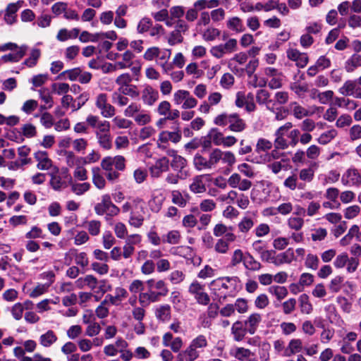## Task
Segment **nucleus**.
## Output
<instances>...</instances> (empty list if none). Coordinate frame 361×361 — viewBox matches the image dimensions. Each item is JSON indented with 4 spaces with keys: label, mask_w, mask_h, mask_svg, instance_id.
Here are the masks:
<instances>
[{
    "label": "nucleus",
    "mask_w": 361,
    "mask_h": 361,
    "mask_svg": "<svg viewBox=\"0 0 361 361\" xmlns=\"http://www.w3.org/2000/svg\"><path fill=\"white\" fill-rule=\"evenodd\" d=\"M221 160L223 163L232 166L235 162V157L231 152H223L218 148L213 149L209 156L210 168L215 167Z\"/></svg>",
    "instance_id": "1"
},
{
    "label": "nucleus",
    "mask_w": 361,
    "mask_h": 361,
    "mask_svg": "<svg viewBox=\"0 0 361 361\" xmlns=\"http://www.w3.org/2000/svg\"><path fill=\"white\" fill-rule=\"evenodd\" d=\"M238 49V42L235 39H229L226 43L212 47L210 52L216 59H221L226 54H232Z\"/></svg>",
    "instance_id": "2"
},
{
    "label": "nucleus",
    "mask_w": 361,
    "mask_h": 361,
    "mask_svg": "<svg viewBox=\"0 0 361 361\" xmlns=\"http://www.w3.org/2000/svg\"><path fill=\"white\" fill-rule=\"evenodd\" d=\"M188 291L194 295L195 299L200 305H207L209 304L210 298L204 292V286L200 284L198 281H193L188 288Z\"/></svg>",
    "instance_id": "3"
},
{
    "label": "nucleus",
    "mask_w": 361,
    "mask_h": 361,
    "mask_svg": "<svg viewBox=\"0 0 361 361\" xmlns=\"http://www.w3.org/2000/svg\"><path fill=\"white\" fill-rule=\"evenodd\" d=\"M96 106L100 109L101 114L104 118H111L115 114V108L107 102V96L104 93L97 95L95 102Z\"/></svg>",
    "instance_id": "4"
},
{
    "label": "nucleus",
    "mask_w": 361,
    "mask_h": 361,
    "mask_svg": "<svg viewBox=\"0 0 361 361\" xmlns=\"http://www.w3.org/2000/svg\"><path fill=\"white\" fill-rule=\"evenodd\" d=\"M341 183L346 186L358 187L361 185V174L357 169L354 167L349 168L343 174Z\"/></svg>",
    "instance_id": "5"
},
{
    "label": "nucleus",
    "mask_w": 361,
    "mask_h": 361,
    "mask_svg": "<svg viewBox=\"0 0 361 361\" xmlns=\"http://www.w3.org/2000/svg\"><path fill=\"white\" fill-rule=\"evenodd\" d=\"M24 1L19 0L15 3L8 4L4 11V20L8 24L12 25L16 22L18 11L23 6Z\"/></svg>",
    "instance_id": "6"
},
{
    "label": "nucleus",
    "mask_w": 361,
    "mask_h": 361,
    "mask_svg": "<svg viewBox=\"0 0 361 361\" xmlns=\"http://www.w3.org/2000/svg\"><path fill=\"white\" fill-rule=\"evenodd\" d=\"M256 102L260 106H265L267 109L274 112L275 102L271 99V94L265 89H259L256 92Z\"/></svg>",
    "instance_id": "7"
},
{
    "label": "nucleus",
    "mask_w": 361,
    "mask_h": 361,
    "mask_svg": "<svg viewBox=\"0 0 361 361\" xmlns=\"http://www.w3.org/2000/svg\"><path fill=\"white\" fill-rule=\"evenodd\" d=\"M228 184L233 188H238L241 191L248 190L252 185L250 180L242 178L240 175L233 173L228 179Z\"/></svg>",
    "instance_id": "8"
},
{
    "label": "nucleus",
    "mask_w": 361,
    "mask_h": 361,
    "mask_svg": "<svg viewBox=\"0 0 361 361\" xmlns=\"http://www.w3.org/2000/svg\"><path fill=\"white\" fill-rule=\"evenodd\" d=\"M232 231V226L228 227L222 223L216 224L213 228V234L214 236L219 238L224 235V238H228V240H235L237 236Z\"/></svg>",
    "instance_id": "9"
},
{
    "label": "nucleus",
    "mask_w": 361,
    "mask_h": 361,
    "mask_svg": "<svg viewBox=\"0 0 361 361\" xmlns=\"http://www.w3.org/2000/svg\"><path fill=\"white\" fill-rule=\"evenodd\" d=\"M247 128L246 122L237 113L231 114L228 129L233 133H242Z\"/></svg>",
    "instance_id": "10"
},
{
    "label": "nucleus",
    "mask_w": 361,
    "mask_h": 361,
    "mask_svg": "<svg viewBox=\"0 0 361 361\" xmlns=\"http://www.w3.org/2000/svg\"><path fill=\"white\" fill-rule=\"evenodd\" d=\"M147 284L148 288H150L152 290L154 288L157 290L155 291V293L157 294V296L159 298L161 297L166 296L169 293V288L164 280L160 279L155 281L154 279H151L147 281Z\"/></svg>",
    "instance_id": "11"
},
{
    "label": "nucleus",
    "mask_w": 361,
    "mask_h": 361,
    "mask_svg": "<svg viewBox=\"0 0 361 361\" xmlns=\"http://www.w3.org/2000/svg\"><path fill=\"white\" fill-rule=\"evenodd\" d=\"M34 157L37 161V168L39 170H49L52 166V161L49 159L45 151H37L34 154Z\"/></svg>",
    "instance_id": "12"
},
{
    "label": "nucleus",
    "mask_w": 361,
    "mask_h": 361,
    "mask_svg": "<svg viewBox=\"0 0 361 361\" xmlns=\"http://www.w3.org/2000/svg\"><path fill=\"white\" fill-rule=\"evenodd\" d=\"M158 98V91L150 85L145 86L142 91V99L143 102L148 106H152Z\"/></svg>",
    "instance_id": "13"
},
{
    "label": "nucleus",
    "mask_w": 361,
    "mask_h": 361,
    "mask_svg": "<svg viewBox=\"0 0 361 361\" xmlns=\"http://www.w3.org/2000/svg\"><path fill=\"white\" fill-rule=\"evenodd\" d=\"M287 56L289 59L295 61L296 65L299 67L303 68L307 63L308 59L307 55L304 53H300L297 49H288Z\"/></svg>",
    "instance_id": "14"
},
{
    "label": "nucleus",
    "mask_w": 361,
    "mask_h": 361,
    "mask_svg": "<svg viewBox=\"0 0 361 361\" xmlns=\"http://www.w3.org/2000/svg\"><path fill=\"white\" fill-rule=\"evenodd\" d=\"M187 166V160L180 155H174L171 163V168L184 177L189 176L188 171L184 169Z\"/></svg>",
    "instance_id": "15"
},
{
    "label": "nucleus",
    "mask_w": 361,
    "mask_h": 361,
    "mask_svg": "<svg viewBox=\"0 0 361 361\" xmlns=\"http://www.w3.org/2000/svg\"><path fill=\"white\" fill-rule=\"evenodd\" d=\"M159 298L154 290L148 288V291L140 293L138 296V301L142 307L148 306L152 302L159 301Z\"/></svg>",
    "instance_id": "16"
},
{
    "label": "nucleus",
    "mask_w": 361,
    "mask_h": 361,
    "mask_svg": "<svg viewBox=\"0 0 361 361\" xmlns=\"http://www.w3.org/2000/svg\"><path fill=\"white\" fill-rule=\"evenodd\" d=\"M261 321L262 317L259 313L251 314L245 321V325L247 329V332L251 335L254 334Z\"/></svg>",
    "instance_id": "17"
},
{
    "label": "nucleus",
    "mask_w": 361,
    "mask_h": 361,
    "mask_svg": "<svg viewBox=\"0 0 361 361\" xmlns=\"http://www.w3.org/2000/svg\"><path fill=\"white\" fill-rule=\"evenodd\" d=\"M361 67V54H353L345 62L344 68L347 73H353Z\"/></svg>",
    "instance_id": "18"
},
{
    "label": "nucleus",
    "mask_w": 361,
    "mask_h": 361,
    "mask_svg": "<svg viewBox=\"0 0 361 361\" xmlns=\"http://www.w3.org/2000/svg\"><path fill=\"white\" fill-rule=\"evenodd\" d=\"M58 340V336L53 330H48L42 334L39 338V342L44 348H49L55 343Z\"/></svg>",
    "instance_id": "19"
},
{
    "label": "nucleus",
    "mask_w": 361,
    "mask_h": 361,
    "mask_svg": "<svg viewBox=\"0 0 361 361\" xmlns=\"http://www.w3.org/2000/svg\"><path fill=\"white\" fill-rule=\"evenodd\" d=\"M295 259L294 251L292 248H288L285 252L279 254L273 260V264L276 266L285 263H290Z\"/></svg>",
    "instance_id": "20"
},
{
    "label": "nucleus",
    "mask_w": 361,
    "mask_h": 361,
    "mask_svg": "<svg viewBox=\"0 0 361 361\" xmlns=\"http://www.w3.org/2000/svg\"><path fill=\"white\" fill-rule=\"evenodd\" d=\"M207 175L196 176L193 178L192 183L190 185V190L194 193H202L206 191V186L204 178Z\"/></svg>",
    "instance_id": "21"
},
{
    "label": "nucleus",
    "mask_w": 361,
    "mask_h": 361,
    "mask_svg": "<svg viewBox=\"0 0 361 361\" xmlns=\"http://www.w3.org/2000/svg\"><path fill=\"white\" fill-rule=\"evenodd\" d=\"M199 357L197 350L189 345L185 350L177 355L178 361H194Z\"/></svg>",
    "instance_id": "22"
},
{
    "label": "nucleus",
    "mask_w": 361,
    "mask_h": 361,
    "mask_svg": "<svg viewBox=\"0 0 361 361\" xmlns=\"http://www.w3.org/2000/svg\"><path fill=\"white\" fill-rule=\"evenodd\" d=\"M247 332V329L246 327L243 326V322L240 321H237L233 323L231 328V333L233 335L234 340L236 341H242L246 333Z\"/></svg>",
    "instance_id": "23"
},
{
    "label": "nucleus",
    "mask_w": 361,
    "mask_h": 361,
    "mask_svg": "<svg viewBox=\"0 0 361 361\" xmlns=\"http://www.w3.org/2000/svg\"><path fill=\"white\" fill-rule=\"evenodd\" d=\"M112 201L109 195H104L102 197L100 202L97 203L94 207V211L98 215L104 214L112 204Z\"/></svg>",
    "instance_id": "24"
},
{
    "label": "nucleus",
    "mask_w": 361,
    "mask_h": 361,
    "mask_svg": "<svg viewBox=\"0 0 361 361\" xmlns=\"http://www.w3.org/2000/svg\"><path fill=\"white\" fill-rule=\"evenodd\" d=\"M171 307L167 304L159 305L155 310L157 319L161 322L169 321L171 319Z\"/></svg>",
    "instance_id": "25"
},
{
    "label": "nucleus",
    "mask_w": 361,
    "mask_h": 361,
    "mask_svg": "<svg viewBox=\"0 0 361 361\" xmlns=\"http://www.w3.org/2000/svg\"><path fill=\"white\" fill-rule=\"evenodd\" d=\"M357 85L356 80H348L343 83V86L339 88L338 92L344 96L354 95L358 87Z\"/></svg>",
    "instance_id": "26"
},
{
    "label": "nucleus",
    "mask_w": 361,
    "mask_h": 361,
    "mask_svg": "<svg viewBox=\"0 0 361 361\" xmlns=\"http://www.w3.org/2000/svg\"><path fill=\"white\" fill-rule=\"evenodd\" d=\"M243 265L246 269L254 271H259L262 267L261 263L255 259L249 252H245V259Z\"/></svg>",
    "instance_id": "27"
},
{
    "label": "nucleus",
    "mask_w": 361,
    "mask_h": 361,
    "mask_svg": "<svg viewBox=\"0 0 361 361\" xmlns=\"http://www.w3.org/2000/svg\"><path fill=\"white\" fill-rule=\"evenodd\" d=\"M144 213L145 212H142L141 210L140 212L135 211V209L131 211L130 216L128 221L129 224L135 228H140L142 225L145 220L143 216Z\"/></svg>",
    "instance_id": "28"
},
{
    "label": "nucleus",
    "mask_w": 361,
    "mask_h": 361,
    "mask_svg": "<svg viewBox=\"0 0 361 361\" xmlns=\"http://www.w3.org/2000/svg\"><path fill=\"white\" fill-rule=\"evenodd\" d=\"M235 240H228V238H219L214 244V249L218 254L225 255L229 250V244Z\"/></svg>",
    "instance_id": "29"
},
{
    "label": "nucleus",
    "mask_w": 361,
    "mask_h": 361,
    "mask_svg": "<svg viewBox=\"0 0 361 361\" xmlns=\"http://www.w3.org/2000/svg\"><path fill=\"white\" fill-rule=\"evenodd\" d=\"M71 191L77 195H82L90 188V184L89 183H78L72 180L69 182Z\"/></svg>",
    "instance_id": "30"
},
{
    "label": "nucleus",
    "mask_w": 361,
    "mask_h": 361,
    "mask_svg": "<svg viewBox=\"0 0 361 361\" xmlns=\"http://www.w3.org/2000/svg\"><path fill=\"white\" fill-rule=\"evenodd\" d=\"M226 25L228 29L236 32H243L245 30L242 20L237 16L229 18L227 20Z\"/></svg>",
    "instance_id": "31"
},
{
    "label": "nucleus",
    "mask_w": 361,
    "mask_h": 361,
    "mask_svg": "<svg viewBox=\"0 0 361 361\" xmlns=\"http://www.w3.org/2000/svg\"><path fill=\"white\" fill-rule=\"evenodd\" d=\"M171 49H166L159 57L160 62L158 64L162 68L164 73H167L173 69V64L168 62L171 56Z\"/></svg>",
    "instance_id": "32"
},
{
    "label": "nucleus",
    "mask_w": 361,
    "mask_h": 361,
    "mask_svg": "<svg viewBox=\"0 0 361 361\" xmlns=\"http://www.w3.org/2000/svg\"><path fill=\"white\" fill-rule=\"evenodd\" d=\"M302 342L299 339H293L290 341L288 346L284 350V355L290 357L300 351Z\"/></svg>",
    "instance_id": "33"
},
{
    "label": "nucleus",
    "mask_w": 361,
    "mask_h": 361,
    "mask_svg": "<svg viewBox=\"0 0 361 361\" xmlns=\"http://www.w3.org/2000/svg\"><path fill=\"white\" fill-rule=\"evenodd\" d=\"M92 173L94 185L99 189L104 188L106 185V181L100 173V169L99 167H94L92 169Z\"/></svg>",
    "instance_id": "34"
},
{
    "label": "nucleus",
    "mask_w": 361,
    "mask_h": 361,
    "mask_svg": "<svg viewBox=\"0 0 361 361\" xmlns=\"http://www.w3.org/2000/svg\"><path fill=\"white\" fill-rule=\"evenodd\" d=\"M293 210V205L290 202L283 203L276 208H269L267 211H270L271 215H276L278 213L282 215H286Z\"/></svg>",
    "instance_id": "35"
},
{
    "label": "nucleus",
    "mask_w": 361,
    "mask_h": 361,
    "mask_svg": "<svg viewBox=\"0 0 361 361\" xmlns=\"http://www.w3.org/2000/svg\"><path fill=\"white\" fill-rule=\"evenodd\" d=\"M290 88L298 96L302 97L308 92L309 85L303 81H295L290 84Z\"/></svg>",
    "instance_id": "36"
},
{
    "label": "nucleus",
    "mask_w": 361,
    "mask_h": 361,
    "mask_svg": "<svg viewBox=\"0 0 361 361\" xmlns=\"http://www.w3.org/2000/svg\"><path fill=\"white\" fill-rule=\"evenodd\" d=\"M193 164L197 170L210 169L209 159H207L202 155L197 154L193 159Z\"/></svg>",
    "instance_id": "37"
},
{
    "label": "nucleus",
    "mask_w": 361,
    "mask_h": 361,
    "mask_svg": "<svg viewBox=\"0 0 361 361\" xmlns=\"http://www.w3.org/2000/svg\"><path fill=\"white\" fill-rule=\"evenodd\" d=\"M138 208L143 212V201L140 198H135L133 200L132 203L126 202L122 206V210L123 212H128L129 211H133V209H137Z\"/></svg>",
    "instance_id": "38"
},
{
    "label": "nucleus",
    "mask_w": 361,
    "mask_h": 361,
    "mask_svg": "<svg viewBox=\"0 0 361 361\" xmlns=\"http://www.w3.org/2000/svg\"><path fill=\"white\" fill-rule=\"evenodd\" d=\"M269 292L275 295L279 300H281L288 295V290L284 286H271L269 288Z\"/></svg>",
    "instance_id": "39"
},
{
    "label": "nucleus",
    "mask_w": 361,
    "mask_h": 361,
    "mask_svg": "<svg viewBox=\"0 0 361 361\" xmlns=\"http://www.w3.org/2000/svg\"><path fill=\"white\" fill-rule=\"evenodd\" d=\"M336 104L339 107H345L348 110H354L355 109L358 104L357 103L352 99H345L344 97H337L336 99Z\"/></svg>",
    "instance_id": "40"
},
{
    "label": "nucleus",
    "mask_w": 361,
    "mask_h": 361,
    "mask_svg": "<svg viewBox=\"0 0 361 361\" xmlns=\"http://www.w3.org/2000/svg\"><path fill=\"white\" fill-rule=\"evenodd\" d=\"M41 56V51L39 49H33L31 50L30 56L25 61L24 64L29 68H32L37 63V61Z\"/></svg>",
    "instance_id": "41"
},
{
    "label": "nucleus",
    "mask_w": 361,
    "mask_h": 361,
    "mask_svg": "<svg viewBox=\"0 0 361 361\" xmlns=\"http://www.w3.org/2000/svg\"><path fill=\"white\" fill-rule=\"evenodd\" d=\"M164 197L161 195L152 196V198L149 201V206L151 210L154 212H158L162 206Z\"/></svg>",
    "instance_id": "42"
},
{
    "label": "nucleus",
    "mask_w": 361,
    "mask_h": 361,
    "mask_svg": "<svg viewBox=\"0 0 361 361\" xmlns=\"http://www.w3.org/2000/svg\"><path fill=\"white\" fill-rule=\"evenodd\" d=\"M245 253L244 254L240 249H236L232 253L230 264L232 267H236L240 263H244Z\"/></svg>",
    "instance_id": "43"
},
{
    "label": "nucleus",
    "mask_w": 361,
    "mask_h": 361,
    "mask_svg": "<svg viewBox=\"0 0 361 361\" xmlns=\"http://www.w3.org/2000/svg\"><path fill=\"white\" fill-rule=\"evenodd\" d=\"M101 226V221L98 220H91L87 222L86 228L91 235L96 236L99 234Z\"/></svg>",
    "instance_id": "44"
},
{
    "label": "nucleus",
    "mask_w": 361,
    "mask_h": 361,
    "mask_svg": "<svg viewBox=\"0 0 361 361\" xmlns=\"http://www.w3.org/2000/svg\"><path fill=\"white\" fill-rule=\"evenodd\" d=\"M210 141H212L215 145H221L223 142L224 135L217 128H212L208 133Z\"/></svg>",
    "instance_id": "45"
},
{
    "label": "nucleus",
    "mask_w": 361,
    "mask_h": 361,
    "mask_svg": "<svg viewBox=\"0 0 361 361\" xmlns=\"http://www.w3.org/2000/svg\"><path fill=\"white\" fill-rule=\"evenodd\" d=\"M300 306L301 312L305 314H310L312 312L313 307L310 303L309 297L306 294H302L300 296Z\"/></svg>",
    "instance_id": "46"
},
{
    "label": "nucleus",
    "mask_w": 361,
    "mask_h": 361,
    "mask_svg": "<svg viewBox=\"0 0 361 361\" xmlns=\"http://www.w3.org/2000/svg\"><path fill=\"white\" fill-rule=\"evenodd\" d=\"M112 102L120 106H123L128 104L129 99L121 91L117 90L112 94Z\"/></svg>",
    "instance_id": "47"
},
{
    "label": "nucleus",
    "mask_w": 361,
    "mask_h": 361,
    "mask_svg": "<svg viewBox=\"0 0 361 361\" xmlns=\"http://www.w3.org/2000/svg\"><path fill=\"white\" fill-rule=\"evenodd\" d=\"M39 98L46 104L49 108H51L54 105L53 97L48 88L44 87L38 90Z\"/></svg>",
    "instance_id": "48"
},
{
    "label": "nucleus",
    "mask_w": 361,
    "mask_h": 361,
    "mask_svg": "<svg viewBox=\"0 0 361 361\" xmlns=\"http://www.w3.org/2000/svg\"><path fill=\"white\" fill-rule=\"evenodd\" d=\"M180 235L177 231H171L166 235L162 236V242L169 244H177L179 243Z\"/></svg>",
    "instance_id": "49"
},
{
    "label": "nucleus",
    "mask_w": 361,
    "mask_h": 361,
    "mask_svg": "<svg viewBox=\"0 0 361 361\" xmlns=\"http://www.w3.org/2000/svg\"><path fill=\"white\" fill-rule=\"evenodd\" d=\"M121 92H122L124 95H128L133 98L137 97L140 94L139 91L137 90V87L135 85H132L130 83L128 86H124L121 88H118Z\"/></svg>",
    "instance_id": "50"
},
{
    "label": "nucleus",
    "mask_w": 361,
    "mask_h": 361,
    "mask_svg": "<svg viewBox=\"0 0 361 361\" xmlns=\"http://www.w3.org/2000/svg\"><path fill=\"white\" fill-rule=\"evenodd\" d=\"M254 226L253 220L250 217H244L238 223V227L241 233H245L248 232Z\"/></svg>",
    "instance_id": "51"
},
{
    "label": "nucleus",
    "mask_w": 361,
    "mask_h": 361,
    "mask_svg": "<svg viewBox=\"0 0 361 361\" xmlns=\"http://www.w3.org/2000/svg\"><path fill=\"white\" fill-rule=\"evenodd\" d=\"M232 355L238 360L243 361L247 358H249L251 355H252V352L247 348H235Z\"/></svg>",
    "instance_id": "52"
},
{
    "label": "nucleus",
    "mask_w": 361,
    "mask_h": 361,
    "mask_svg": "<svg viewBox=\"0 0 361 361\" xmlns=\"http://www.w3.org/2000/svg\"><path fill=\"white\" fill-rule=\"evenodd\" d=\"M97 139L98 140V142L102 148L105 149H109L111 148L112 143H111V134H104V135H97L96 136Z\"/></svg>",
    "instance_id": "53"
},
{
    "label": "nucleus",
    "mask_w": 361,
    "mask_h": 361,
    "mask_svg": "<svg viewBox=\"0 0 361 361\" xmlns=\"http://www.w3.org/2000/svg\"><path fill=\"white\" fill-rule=\"evenodd\" d=\"M337 135V131L335 129H331L322 134L317 139V141L322 145L329 143Z\"/></svg>",
    "instance_id": "54"
},
{
    "label": "nucleus",
    "mask_w": 361,
    "mask_h": 361,
    "mask_svg": "<svg viewBox=\"0 0 361 361\" xmlns=\"http://www.w3.org/2000/svg\"><path fill=\"white\" fill-rule=\"evenodd\" d=\"M272 147V142L264 138H259L256 145V152L260 153L261 152H266L271 149Z\"/></svg>",
    "instance_id": "55"
},
{
    "label": "nucleus",
    "mask_w": 361,
    "mask_h": 361,
    "mask_svg": "<svg viewBox=\"0 0 361 361\" xmlns=\"http://www.w3.org/2000/svg\"><path fill=\"white\" fill-rule=\"evenodd\" d=\"M290 108L293 111V115L298 118H302L308 114L307 109L298 105L295 102L290 104Z\"/></svg>",
    "instance_id": "56"
},
{
    "label": "nucleus",
    "mask_w": 361,
    "mask_h": 361,
    "mask_svg": "<svg viewBox=\"0 0 361 361\" xmlns=\"http://www.w3.org/2000/svg\"><path fill=\"white\" fill-rule=\"evenodd\" d=\"M72 142L73 149L77 152L85 150L87 146V141L84 138L75 139L71 141V138L67 139V142Z\"/></svg>",
    "instance_id": "57"
},
{
    "label": "nucleus",
    "mask_w": 361,
    "mask_h": 361,
    "mask_svg": "<svg viewBox=\"0 0 361 361\" xmlns=\"http://www.w3.org/2000/svg\"><path fill=\"white\" fill-rule=\"evenodd\" d=\"M171 197L172 202L179 207H184L187 204L186 200L178 190H173L171 192Z\"/></svg>",
    "instance_id": "58"
},
{
    "label": "nucleus",
    "mask_w": 361,
    "mask_h": 361,
    "mask_svg": "<svg viewBox=\"0 0 361 361\" xmlns=\"http://www.w3.org/2000/svg\"><path fill=\"white\" fill-rule=\"evenodd\" d=\"M101 331V326L99 323L95 321L90 324H88L85 329V335L89 337H93L99 334Z\"/></svg>",
    "instance_id": "59"
},
{
    "label": "nucleus",
    "mask_w": 361,
    "mask_h": 361,
    "mask_svg": "<svg viewBox=\"0 0 361 361\" xmlns=\"http://www.w3.org/2000/svg\"><path fill=\"white\" fill-rule=\"evenodd\" d=\"M231 114L222 113L216 116L214 119V123L219 126H226L229 124Z\"/></svg>",
    "instance_id": "60"
},
{
    "label": "nucleus",
    "mask_w": 361,
    "mask_h": 361,
    "mask_svg": "<svg viewBox=\"0 0 361 361\" xmlns=\"http://www.w3.org/2000/svg\"><path fill=\"white\" fill-rule=\"evenodd\" d=\"M132 80L133 78L129 73H123L116 78L115 82L118 85V88H121L128 86Z\"/></svg>",
    "instance_id": "61"
},
{
    "label": "nucleus",
    "mask_w": 361,
    "mask_h": 361,
    "mask_svg": "<svg viewBox=\"0 0 361 361\" xmlns=\"http://www.w3.org/2000/svg\"><path fill=\"white\" fill-rule=\"evenodd\" d=\"M220 35V30L214 27L207 28L203 33V39L205 41H213Z\"/></svg>",
    "instance_id": "62"
},
{
    "label": "nucleus",
    "mask_w": 361,
    "mask_h": 361,
    "mask_svg": "<svg viewBox=\"0 0 361 361\" xmlns=\"http://www.w3.org/2000/svg\"><path fill=\"white\" fill-rule=\"evenodd\" d=\"M54 117L49 112H43L40 116V123L46 128H50L54 125Z\"/></svg>",
    "instance_id": "63"
},
{
    "label": "nucleus",
    "mask_w": 361,
    "mask_h": 361,
    "mask_svg": "<svg viewBox=\"0 0 361 361\" xmlns=\"http://www.w3.org/2000/svg\"><path fill=\"white\" fill-rule=\"evenodd\" d=\"M349 137L351 141L361 139V126L356 124L349 129Z\"/></svg>",
    "instance_id": "64"
}]
</instances>
